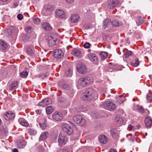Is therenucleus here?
<instances>
[{
  "mask_svg": "<svg viewBox=\"0 0 152 152\" xmlns=\"http://www.w3.org/2000/svg\"><path fill=\"white\" fill-rule=\"evenodd\" d=\"M90 82V78L88 77H83L80 78L78 80L77 85V88L80 89L88 85Z\"/></svg>",
  "mask_w": 152,
  "mask_h": 152,
  "instance_id": "nucleus-1",
  "label": "nucleus"
},
{
  "mask_svg": "<svg viewBox=\"0 0 152 152\" xmlns=\"http://www.w3.org/2000/svg\"><path fill=\"white\" fill-rule=\"evenodd\" d=\"M85 96L86 99L90 101L92 99H96L98 98L96 91L92 89H88L85 92Z\"/></svg>",
  "mask_w": 152,
  "mask_h": 152,
  "instance_id": "nucleus-2",
  "label": "nucleus"
},
{
  "mask_svg": "<svg viewBox=\"0 0 152 152\" xmlns=\"http://www.w3.org/2000/svg\"><path fill=\"white\" fill-rule=\"evenodd\" d=\"M56 35H52L51 36L47 35L45 36V39L47 40L49 46L52 47L55 45L58 40Z\"/></svg>",
  "mask_w": 152,
  "mask_h": 152,
  "instance_id": "nucleus-3",
  "label": "nucleus"
},
{
  "mask_svg": "<svg viewBox=\"0 0 152 152\" xmlns=\"http://www.w3.org/2000/svg\"><path fill=\"white\" fill-rule=\"evenodd\" d=\"M73 119L74 122L79 125L83 126L86 124L85 120L81 115H75L73 117Z\"/></svg>",
  "mask_w": 152,
  "mask_h": 152,
  "instance_id": "nucleus-4",
  "label": "nucleus"
},
{
  "mask_svg": "<svg viewBox=\"0 0 152 152\" xmlns=\"http://www.w3.org/2000/svg\"><path fill=\"white\" fill-rule=\"evenodd\" d=\"M61 128L64 132L69 135L71 134L73 132V127L67 124H63Z\"/></svg>",
  "mask_w": 152,
  "mask_h": 152,
  "instance_id": "nucleus-5",
  "label": "nucleus"
},
{
  "mask_svg": "<svg viewBox=\"0 0 152 152\" xmlns=\"http://www.w3.org/2000/svg\"><path fill=\"white\" fill-rule=\"evenodd\" d=\"M102 107L106 110L110 111L113 110L115 108V105L111 102L104 103L102 104Z\"/></svg>",
  "mask_w": 152,
  "mask_h": 152,
  "instance_id": "nucleus-6",
  "label": "nucleus"
},
{
  "mask_svg": "<svg viewBox=\"0 0 152 152\" xmlns=\"http://www.w3.org/2000/svg\"><path fill=\"white\" fill-rule=\"evenodd\" d=\"M76 68L77 71L81 74H85L87 72V68L83 64L81 63L78 64Z\"/></svg>",
  "mask_w": 152,
  "mask_h": 152,
  "instance_id": "nucleus-7",
  "label": "nucleus"
},
{
  "mask_svg": "<svg viewBox=\"0 0 152 152\" xmlns=\"http://www.w3.org/2000/svg\"><path fill=\"white\" fill-rule=\"evenodd\" d=\"M90 61L94 64H96L99 61L98 56L95 53H90L87 56Z\"/></svg>",
  "mask_w": 152,
  "mask_h": 152,
  "instance_id": "nucleus-8",
  "label": "nucleus"
},
{
  "mask_svg": "<svg viewBox=\"0 0 152 152\" xmlns=\"http://www.w3.org/2000/svg\"><path fill=\"white\" fill-rule=\"evenodd\" d=\"M120 4L118 0H109L107 2V6L110 9H113Z\"/></svg>",
  "mask_w": 152,
  "mask_h": 152,
  "instance_id": "nucleus-9",
  "label": "nucleus"
},
{
  "mask_svg": "<svg viewBox=\"0 0 152 152\" xmlns=\"http://www.w3.org/2000/svg\"><path fill=\"white\" fill-rule=\"evenodd\" d=\"M55 16L56 18L65 19V14L64 11L60 9H57L55 12Z\"/></svg>",
  "mask_w": 152,
  "mask_h": 152,
  "instance_id": "nucleus-10",
  "label": "nucleus"
},
{
  "mask_svg": "<svg viewBox=\"0 0 152 152\" xmlns=\"http://www.w3.org/2000/svg\"><path fill=\"white\" fill-rule=\"evenodd\" d=\"M64 53L63 51L59 49H57L54 50L53 55L55 58H61L63 57Z\"/></svg>",
  "mask_w": 152,
  "mask_h": 152,
  "instance_id": "nucleus-11",
  "label": "nucleus"
},
{
  "mask_svg": "<svg viewBox=\"0 0 152 152\" xmlns=\"http://www.w3.org/2000/svg\"><path fill=\"white\" fill-rule=\"evenodd\" d=\"M52 100L50 98H45L39 103V105L43 107H45L52 103Z\"/></svg>",
  "mask_w": 152,
  "mask_h": 152,
  "instance_id": "nucleus-12",
  "label": "nucleus"
},
{
  "mask_svg": "<svg viewBox=\"0 0 152 152\" xmlns=\"http://www.w3.org/2000/svg\"><path fill=\"white\" fill-rule=\"evenodd\" d=\"M15 116V114L11 111L6 112L4 114L3 117L6 120H9L13 118Z\"/></svg>",
  "mask_w": 152,
  "mask_h": 152,
  "instance_id": "nucleus-13",
  "label": "nucleus"
},
{
  "mask_svg": "<svg viewBox=\"0 0 152 152\" xmlns=\"http://www.w3.org/2000/svg\"><path fill=\"white\" fill-rule=\"evenodd\" d=\"M52 117L53 119L56 121L61 120L63 118V115L61 112H55L53 114Z\"/></svg>",
  "mask_w": 152,
  "mask_h": 152,
  "instance_id": "nucleus-14",
  "label": "nucleus"
},
{
  "mask_svg": "<svg viewBox=\"0 0 152 152\" xmlns=\"http://www.w3.org/2000/svg\"><path fill=\"white\" fill-rule=\"evenodd\" d=\"M72 54L74 56L78 58H80L82 54L80 50L77 49L73 50L72 52Z\"/></svg>",
  "mask_w": 152,
  "mask_h": 152,
  "instance_id": "nucleus-15",
  "label": "nucleus"
},
{
  "mask_svg": "<svg viewBox=\"0 0 152 152\" xmlns=\"http://www.w3.org/2000/svg\"><path fill=\"white\" fill-rule=\"evenodd\" d=\"M98 139L100 142H107L108 141V138L106 135L104 134H100L98 136Z\"/></svg>",
  "mask_w": 152,
  "mask_h": 152,
  "instance_id": "nucleus-16",
  "label": "nucleus"
},
{
  "mask_svg": "<svg viewBox=\"0 0 152 152\" xmlns=\"http://www.w3.org/2000/svg\"><path fill=\"white\" fill-rule=\"evenodd\" d=\"M67 137L60 134L58 139V142H68Z\"/></svg>",
  "mask_w": 152,
  "mask_h": 152,
  "instance_id": "nucleus-17",
  "label": "nucleus"
},
{
  "mask_svg": "<svg viewBox=\"0 0 152 152\" xmlns=\"http://www.w3.org/2000/svg\"><path fill=\"white\" fill-rule=\"evenodd\" d=\"M146 126L150 127L152 125V119L148 117H146L144 120Z\"/></svg>",
  "mask_w": 152,
  "mask_h": 152,
  "instance_id": "nucleus-18",
  "label": "nucleus"
},
{
  "mask_svg": "<svg viewBox=\"0 0 152 152\" xmlns=\"http://www.w3.org/2000/svg\"><path fill=\"white\" fill-rule=\"evenodd\" d=\"M42 27L45 30L50 31L52 30V27L49 23H43L42 24Z\"/></svg>",
  "mask_w": 152,
  "mask_h": 152,
  "instance_id": "nucleus-19",
  "label": "nucleus"
},
{
  "mask_svg": "<svg viewBox=\"0 0 152 152\" xmlns=\"http://www.w3.org/2000/svg\"><path fill=\"white\" fill-rule=\"evenodd\" d=\"M112 25L113 26H121L123 23L121 21L114 19L111 22Z\"/></svg>",
  "mask_w": 152,
  "mask_h": 152,
  "instance_id": "nucleus-20",
  "label": "nucleus"
},
{
  "mask_svg": "<svg viewBox=\"0 0 152 152\" xmlns=\"http://www.w3.org/2000/svg\"><path fill=\"white\" fill-rule=\"evenodd\" d=\"M115 99L116 103L119 104H122L125 100V99L124 97L120 96H119L117 97Z\"/></svg>",
  "mask_w": 152,
  "mask_h": 152,
  "instance_id": "nucleus-21",
  "label": "nucleus"
},
{
  "mask_svg": "<svg viewBox=\"0 0 152 152\" xmlns=\"http://www.w3.org/2000/svg\"><path fill=\"white\" fill-rule=\"evenodd\" d=\"M80 19L79 16L77 15H73L71 17V20L72 22L75 23L78 22Z\"/></svg>",
  "mask_w": 152,
  "mask_h": 152,
  "instance_id": "nucleus-22",
  "label": "nucleus"
},
{
  "mask_svg": "<svg viewBox=\"0 0 152 152\" xmlns=\"http://www.w3.org/2000/svg\"><path fill=\"white\" fill-rule=\"evenodd\" d=\"M18 85V82L17 81H15L13 82L9 87L10 90H14L17 88Z\"/></svg>",
  "mask_w": 152,
  "mask_h": 152,
  "instance_id": "nucleus-23",
  "label": "nucleus"
},
{
  "mask_svg": "<svg viewBox=\"0 0 152 152\" xmlns=\"http://www.w3.org/2000/svg\"><path fill=\"white\" fill-rule=\"evenodd\" d=\"M48 133L47 132H44L42 133L40 135L39 137V140H44L46 139L48 137Z\"/></svg>",
  "mask_w": 152,
  "mask_h": 152,
  "instance_id": "nucleus-24",
  "label": "nucleus"
},
{
  "mask_svg": "<svg viewBox=\"0 0 152 152\" xmlns=\"http://www.w3.org/2000/svg\"><path fill=\"white\" fill-rule=\"evenodd\" d=\"M131 65L134 67H137L139 66L140 64V62L138 59L137 58H136L133 59L132 61L131 62Z\"/></svg>",
  "mask_w": 152,
  "mask_h": 152,
  "instance_id": "nucleus-25",
  "label": "nucleus"
},
{
  "mask_svg": "<svg viewBox=\"0 0 152 152\" xmlns=\"http://www.w3.org/2000/svg\"><path fill=\"white\" fill-rule=\"evenodd\" d=\"M7 48V45L6 42L3 41L0 42V48L4 51Z\"/></svg>",
  "mask_w": 152,
  "mask_h": 152,
  "instance_id": "nucleus-26",
  "label": "nucleus"
},
{
  "mask_svg": "<svg viewBox=\"0 0 152 152\" xmlns=\"http://www.w3.org/2000/svg\"><path fill=\"white\" fill-rule=\"evenodd\" d=\"M99 55L101 57L102 60L105 59L108 56V53L107 52L105 51H102L100 52Z\"/></svg>",
  "mask_w": 152,
  "mask_h": 152,
  "instance_id": "nucleus-27",
  "label": "nucleus"
},
{
  "mask_svg": "<svg viewBox=\"0 0 152 152\" xmlns=\"http://www.w3.org/2000/svg\"><path fill=\"white\" fill-rule=\"evenodd\" d=\"M44 9L46 11H52L53 10L54 8L52 5L46 4L44 7Z\"/></svg>",
  "mask_w": 152,
  "mask_h": 152,
  "instance_id": "nucleus-28",
  "label": "nucleus"
},
{
  "mask_svg": "<svg viewBox=\"0 0 152 152\" xmlns=\"http://www.w3.org/2000/svg\"><path fill=\"white\" fill-rule=\"evenodd\" d=\"M27 133L30 135H34L37 133V131L34 129L30 128L27 129Z\"/></svg>",
  "mask_w": 152,
  "mask_h": 152,
  "instance_id": "nucleus-29",
  "label": "nucleus"
},
{
  "mask_svg": "<svg viewBox=\"0 0 152 152\" xmlns=\"http://www.w3.org/2000/svg\"><path fill=\"white\" fill-rule=\"evenodd\" d=\"M111 20L108 19H105L103 23V27L104 28H105L110 23Z\"/></svg>",
  "mask_w": 152,
  "mask_h": 152,
  "instance_id": "nucleus-30",
  "label": "nucleus"
},
{
  "mask_svg": "<svg viewBox=\"0 0 152 152\" xmlns=\"http://www.w3.org/2000/svg\"><path fill=\"white\" fill-rule=\"evenodd\" d=\"M46 111L47 113L50 114L53 111V108L52 106H49L46 108Z\"/></svg>",
  "mask_w": 152,
  "mask_h": 152,
  "instance_id": "nucleus-31",
  "label": "nucleus"
},
{
  "mask_svg": "<svg viewBox=\"0 0 152 152\" xmlns=\"http://www.w3.org/2000/svg\"><path fill=\"white\" fill-rule=\"evenodd\" d=\"M60 87L65 90H69L70 88V86L69 84L63 83L61 84Z\"/></svg>",
  "mask_w": 152,
  "mask_h": 152,
  "instance_id": "nucleus-32",
  "label": "nucleus"
},
{
  "mask_svg": "<svg viewBox=\"0 0 152 152\" xmlns=\"http://www.w3.org/2000/svg\"><path fill=\"white\" fill-rule=\"evenodd\" d=\"M136 22L137 24L139 25L143 23V20L142 17H138L136 19Z\"/></svg>",
  "mask_w": 152,
  "mask_h": 152,
  "instance_id": "nucleus-33",
  "label": "nucleus"
},
{
  "mask_svg": "<svg viewBox=\"0 0 152 152\" xmlns=\"http://www.w3.org/2000/svg\"><path fill=\"white\" fill-rule=\"evenodd\" d=\"M20 123L23 126H27L28 125V123L25 120L21 119L19 121Z\"/></svg>",
  "mask_w": 152,
  "mask_h": 152,
  "instance_id": "nucleus-34",
  "label": "nucleus"
},
{
  "mask_svg": "<svg viewBox=\"0 0 152 152\" xmlns=\"http://www.w3.org/2000/svg\"><path fill=\"white\" fill-rule=\"evenodd\" d=\"M26 145V143H17L16 145V147L20 149L24 148Z\"/></svg>",
  "mask_w": 152,
  "mask_h": 152,
  "instance_id": "nucleus-35",
  "label": "nucleus"
},
{
  "mask_svg": "<svg viewBox=\"0 0 152 152\" xmlns=\"http://www.w3.org/2000/svg\"><path fill=\"white\" fill-rule=\"evenodd\" d=\"M33 22L36 24H39L40 22V19L37 17H33L32 18Z\"/></svg>",
  "mask_w": 152,
  "mask_h": 152,
  "instance_id": "nucleus-36",
  "label": "nucleus"
},
{
  "mask_svg": "<svg viewBox=\"0 0 152 152\" xmlns=\"http://www.w3.org/2000/svg\"><path fill=\"white\" fill-rule=\"evenodd\" d=\"M26 32L28 33H31L33 31V29L31 26H26L25 28Z\"/></svg>",
  "mask_w": 152,
  "mask_h": 152,
  "instance_id": "nucleus-37",
  "label": "nucleus"
},
{
  "mask_svg": "<svg viewBox=\"0 0 152 152\" xmlns=\"http://www.w3.org/2000/svg\"><path fill=\"white\" fill-rule=\"evenodd\" d=\"M26 53L29 56H32L33 54V51L32 49L30 48H27L26 50Z\"/></svg>",
  "mask_w": 152,
  "mask_h": 152,
  "instance_id": "nucleus-38",
  "label": "nucleus"
},
{
  "mask_svg": "<svg viewBox=\"0 0 152 152\" xmlns=\"http://www.w3.org/2000/svg\"><path fill=\"white\" fill-rule=\"evenodd\" d=\"M147 99L150 103L152 102V94L150 93L148 94L147 96Z\"/></svg>",
  "mask_w": 152,
  "mask_h": 152,
  "instance_id": "nucleus-39",
  "label": "nucleus"
},
{
  "mask_svg": "<svg viewBox=\"0 0 152 152\" xmlns=\"http://www.w3.org/2000/svg\"><path fill=\"white\" fill-rule=\"evenodd\" d=\"M28 74V72L27 71H23L21 72L20 74V76L23 78H25L27 77Z\"/></svg>",
  "mask_w": 152,
  "mask_h": 152,
  "instance_id": "nucleus-40",
  "label": "nucleus"
},
{
  "mask_svg": "<svg viewBox=\"0 0 152 152\" xmlns=\"http://www.w3.org/2000/svg\"><path fill=\"white\" fill-rule=\"evenodd\" d=\"M115 121L117 122L118 123L122 125L123 123V119L120 117H117L115 118Z\"/></svg>",
  "mask_w": 152,
  "mask_h": 152,
  "instance_id": "nucleus-41",
  "label": "nucleus"
},
{
  "mask_svg": "<svg viewBox=\"0 0 152 152\" xmlns=\"http://www.w3.org/2000/svg\"><path fill=\"white\" fill-rule=\"evenodd\" d=\"M0 132L2 134H5L7 132V127L5 126L1 128L0 129Z\"/></svg>",
  "mask_w": 152,
  "mask_h": 152,
  "instance_id": "nucleus-42",
  "label": "nucleus"
},
{
  "mask_svg": "<svg viewBox=\"0 0 152 152\" xmlns=\"http://www.w3.org/2000/svg\"><path fill=\"white\" fill-rule=\"evenodd\" d=\"M116 66L115 65L112 64H110V68L108 69V71L109 72H112L114 71L115 69Z\"/></svg>",
  "mask_w": 152,
  "mask_h": 152,
  "instance_id": "nucleus-43",
  "label": "nucleus"
},
{
  "mask_svg": "<svg viewBox=\"0 0 152 152\" xmlns=\"http://www.w3.org/2000/svg\"><path fill=\"white\" fill-rule=\"evenodd\" d=\"M132 51H128L126 53H125L124 54V55L126 58H128L129 56L132 55Z\"/></svg>",
  "mask_w": 152,
  "mask_h": 152,
  "instance_id": "nucleus-44",
  "label": "nucleus"
},
{
  "mask_svg": "<svg viewBox=\"0 0 152 152\" xmlns=\"http://www.w3.org/2000/svg\"><path fill=\"white\" fill-rule=\"evenodd\" d=\"M128 130L130 131H134L136 128L135 127L132 126L131 125H129L128 127Z\"/></svg>",
  "mask_w": 152,
  "mask_h": 152,
  "instance_id": "nucleus-45",
  "label": "nucleus"
},
{
  "mask_svg": "<svg viewBox=\"0 0 152 152\" xmlns=\"http://www.w3.org/2000/svg\"><path fill=\"white\" fill-rule=\"evenodd\" d=\"M39 124L40 127L42 129H45L46 127V125L45 124V121H44V122L43 123H39Z\"/></svg>",
  "mask_w": 152,
  "mask_h": 152,
  "instance_id": "nucleus-46",
  "label": "nucleus"
},
{
  "mask_svg": "<svg viewBox=\"0 0 152 152\" xmlns=\"http://www.w3.org/2000/svg\"><path fill=\"white\" fill-rule=\"evenodd\" d=\"M137 111L141 114H143L144 113L145 110L142 107H139L137 108Z\"/></svg>",
  "mask_w": 152,
  "mask_h": 152,
  "instance_id": "nucleus-47",
  "label": "nucleus"
},
{
  "mask_svg": "<svg viewBox=\"0 0 152 152\" xmlns=\"http://www.w3.org/2000/svg\"><path fill=\"white\" fill-rule=\"evenodd\" d=\"M91 44L88 42H86L84 45V47L85 48H90Z\"/></svg>",
  "mask_w": 152,
  "mask_h": 152,
  "instance_id": "nucleus-48",
  "label": "nucleus"
},
{
  "mask_svg": "<svg viewBox=\"0 0 152 152\" xmlns=\"http://www.w3.org/2000/svg\"><path fill=\"white\" fill-rule=\"evenodd\" d=\"M23 15L20 14H19L17 15L18 18L20 20H21L23 18Z\"/></svg>",
  "mask_w": 152,
  "mask_h": 152,
  "instance_id": "nucleus-49",
  "label": "nucleus"
},
{
  "mask_svg": "<svg viewBox=\"0 0 152 152\" xmlns=\"http://www.w3.org/2000/svg\"><path fill=\"white\" fill-rule=\"evenodd\" d=\"M67 77L71 76V74L70 73V71H67L65 73Z\"/></svg>",
  "mask_w": 152,
  "mask_h": 152,
  "instance_id": "nucleus-50",
  "label": "nucleus"
},
{
  "mask_svg": "<svg viewBox=\"0 0 152 152\" xmlns=\"http://www.w3.org/2000/svg\"><path fill=\"white\" fill-rule=\"evenodd\" d=\"M66 2L68 4H72L73 3L75 0H65Z\"/></svg>",
  "mask_w": 152,
  "mask_h": 152,
  "instance_id": "nucleus-51",
  "label": "nucleus"
},
{
  "mask_svg": "<svg viewBox=\"0 0 152 152\" xmlns=\"http://www.w3.org/2000/svg\"><path fill=\"white\" fill-rule=\"evenodd\" d=\"M62 152H72V151H71V152H70V150H69V149H67L66 148H64Z\"/></svg>",
  "mask_w": 152,
  "mask_h": 152,
  "instance_id": "nucleus-52",
  "label": "nucleus"
},
{
  "mask_svg": "<svg viewBox=\"0 0 152 152\" xmlns=\"http://www.w3.org/2000/svg\"><path fill=\"white\" fill-rule=\"evenodd\" d=\"M36 112L37 114H40L41 113L42 111L39 109H37L36 110Z\"/></svg>",
  "mask_w": 152,
  "mask_h": 152,
  "instance_id": "nucleus-53",
  "label": "nucleus"
},
{
  "mask_svg": "<svg viewBox=\"0 0 152 152\" xmlns=\"http://www.w3.org/2000/svg\"><path fill=\"white\" fill-rule=\"evenodd\" d=\"M18 3H15L13 4L12 7L14 8H16L18 6Z\"/></svg>",
  "mask_w": 152,
  "mask_h": 152,
  "instance_id": "nucleus-54",
  "label": "nucleus"
},
{
  "mask_svg": "<svg viewBox=\"0 0 152 152\" xmlns=\"http://www.w3.org/2000/svg\"><path fill=\"white\" fill-rule=\"evenodd\" d=\"M109 152H117L113 148H111L110 149Z\"/></svg>",
  "mask_w": 152,
  "mask_h": 152,
  "instance_id": "nucleus-55",
  "label": "nucleus"
},
{
  "mask_svg": "<svg viewBox=\"0 0 152 152\" xmlns=\"http://www.w3.org/2000/svg\"><path fill=\"white\" fill-rule=\"evenodd\" d=\"M87 97L85 96V94H84V96H83L82 97V99L84 100H88V99H86Z\"/></svg>",
  "mask_w": 152,
  "mask_h": 152,
  "instance_id": "nucleus-56",
  "label": "nucleus"
},
{
  "mask_svg": "<svg viewBox=\"0 0 152 152\" xmlns=\"http://www.w3.org/2000/svg\"><path fill=\"white\" fill-rule=\"evenodd\" d=\"M25 140L23 139H22L19 140V141L18 142H25Z\"/></svg>",
  "mask_w": 152,
  "mask_h": 152,
  "instance_id": "nucleus-57",
  "label": "nucleus"
},
{
  "mask_svg": "<svg viewBox=\"0 0 152 152\" xmlns=\"http://www.w3.org/2000/svg\"><path fill=\"white\" fill-rule=\"evenodd\" d=\"M135 127H136V129H139L141 127V125L140 124H139L136 126Z\"/></svg>",
  "mask_w": 152,
  "mask_h": 152,
  "instance_id": "nucleus-58",
  "label": "nucleus"
},
{
  "mask_svg": "<svg viewBox=\"0 0 152 152\" xmlns=\"http://www.w3.org/2000/svg\"><path fill=\"white\" fill-rule=\"evenodd\" d=\"M12 151V152H18V150L16 148H14Z\"/></svg>",
  "mask_w": 152,
  "mask_h": 152,
  "instance_id": "nucleus-59",
  "label": "nucleus"
},
{
  "mask_svg": "<svg viewBox=\"0 0 152 152\" xmlns=\"http://www.w3.org/2000/svg\"><path fill=\"white\" fill-rule=\"evenodd\" d=\"M61 93H62V92L61 91L59 90V91H58V94L60 96L61 95Z\"/></svg>",
  "mask_w": 152,
  "mask_h": 152,
  "instance_id": "nucleus-60",
  "label": "nucleus"
},
{
  "mask_svg": "<svg viewBox=\"0 0 152 152\" xmlns=\"http://www.w3.org/2000/svg\"><path fill=\"white\" fill-rule=\"evenodd\" d=\"M8 0H0V1L3 2H6Z\"/></svg>",
  "mask_w": 152,
  "mask_h": 152,
  "instance_id": "nucleus-61",
  "label": "nucleus"
},
{
  "mask_svg": "<svg viewBox=\"0 0 152 152\" xmlns=\"http://www.w3.org/2000/svg\"><path fill=\"white\" fill-rule=\"evenodd\" d=\"M43 76H44V77H43V78H44L45 77H46L47 76V75H46L45 73L43 74Z\"/></svg>",
  "mask_w": 152,
  "mask_h": 152,
  "instance_id": "nucleus-62",
  "label": "nucleus"
},
{
  "mask_svg": "<svg viewBox=\"0 0 152 152\" xmlns=\"http://www.w3.org/2000/svg\"><path fill=\"white\" fill-rule=\"evenodd\" d=\"M63 144V145H64L65 144V143H59V145H62Z\"/></svg>",
  "mask_w": 152,
  "mask_h": 152,
  "instance_id": "nucleus-63",
  "label": "nucleus"
},
{
  "mask_svg": "<svg viewBox=\"0 0 152 152\" xmlns=\"http://www.w3.org/2000/svg\"><path fill=\"white\" fill-rule=\"evenodd\" d=\"M57 138V136L56 135L55 136V140H56Z\"/></svg>",
  "mask_w": 152,
  "mask_h": 152,
  "instance_id": "nucleus-64",
  "label": "nucleus"
}]
</instances>
